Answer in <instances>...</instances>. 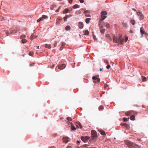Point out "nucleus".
Returning <instances> with one entry per match:
<instances>
[{"mask_svg": "<svg viewBox=\"0 0 148 148\" xmlns=\"http://www.w3.org/2000/svg\"><path fill=\"white\" fill-rule=\"evenodd\" d=\"M121 37L122 34H119L117 36H116L114 35L112 37L113 42L116 43H118L119 44V43L121 45L123 44V43L124 39L122 38Z\"/></svg>", "mask_w": 148, "mask_h": 148, "instance_id": "obj_1", "label": "nucleus"}, {"mask_svg": "<svg viewBox=\"0 0 148 148\" xmlns=\"http://www.w3.org/2000/svg\"><path fill=\"white\" fill-rule=\"evenodd\" d=\"M125 144L130 148H140V147H139V146L137 145L132 143V142L130 141H126Z\"/></svg>", "mask_w": 148, "mask_h": 148, "instance_id": "obj_2", "label": "nucleus"}, {"mask_svg": "<svg viewBox=\"0 0 148 148\" xmlns=\"http://www.w3.org/2000/svg\"><path fill=\"white\" fill-rule=\"evenodd\" d=\"M91 138L90 140V141L93 140V141L94 142H95L97 141V137L96 132L94 130H92L91 132Z\"/></svg>", "mask_w": 148, "mask_h": 148, "instance_id": "obj_3", "label": "nucleus"}, {"mask_svg": "<svg viewBox=\"0 0 148 148\" xmlns=\"http://www.w3.org/2000/svg\"><path fill=\"white\" fill-rule=\"evenodd\" d=\"M81 140L84 142H86L88 141L90 138L88 136H81Z\"/></svg>", "mask_w": 148, "mask_h": 148, "instance_id": "obj_4", "label": "nucleus"}, {"mask_svg": "<svg viewBox=\"0 0 148 148\" xmlns=\"http://www.w3.org/2000/svg\"><path fill=\"white\" fill-rule=\"evenodd\" d=\"M137 14L140 17L139 19L140 20H142L143 19L144 16L141 12H137Z\"/></svg>", "mask_w": 148, "mask_h": 148, "instance_id": "obj_5", "label": "nucleus"}, {"mask_svg": "<svg viewBox=\"0 0 148 148\" xmlns=\"http://www.w3.org/2000/svg\"><path fill=\"white\" fill-rule=\"evenodd\" d=\"M63 141L64 143H67L69 141V138L66 136L63 137Z\"/></svg>", "mask_w": 148, "mask_h": 148, "instance_id": "obj_6", "label": "nucleus"}, {"mask_svg": "<svg viewBox=\"0 0 148 148\" xmlns=\"http://www.w3.org/2000/svg\"><path fill=\"white\" fill-rule=\"evenodd\" d=\"M66 65L65 64H62L59 66L58 68L61 70L64 69L66 67Z\"/></svg>", "mask_w": 148, "mask_h": 148, "instance_id": "obj_7", "label": "nucleus"}, {"mask_svg": "<svg viewBox=\"0 0 148 148\" xmlns=\"http://www.w3.org/2000/svg\"><path fill=\"white\" fill-rule=\"evenodd\" d=\"M78 27L79 28L82 29L84 27V24L82 22H79L78 23Z\"/></svg>", "mask_w": 148, "mask_h": 148, "instance_id": "obj_8", "label": "nucleus"}, {"mask_svg": "<svg viewBox=\"0 0 148 148\" xmlns=\"http://www.w3.org/2000/svg\"><path fill=\"white\" fill-rule=\"evenodd\" d=\"M62 20V18H61L60 17H58V18L57 19H56V24L57 25L59 24L60 22V21H61Z\"/></svg>", "mask_w": 148, "mask_h": 148, "instance_id": "obj_9", "label": "nucleus"}, {"mask_svg": "<svg viewBox=\"0 0 148 148\" xmlns=\"http://www.w3.org/2000/svg\"><path fill=\"white\" fill-rule=\"evenodd\" d=\"M47 18V16L43 15L42 16V17L40 18L39 19L41 21H42L44 19H46Z\"/></svg>", "mask_w": 148, "mask_h": 148, "instance_id": "obj_10", "label": "nucleus"}, {"mask_svg": "<svg viewBox=\"0 0 148 148\" xmlns=\"http://www.w3.org/2000/svg\"><path fill=\"white\" fill-rule=\"evenodd\" d=\"M88 11L87 10H86V11H84V13L86 16L88 17H90V15L88 14Z\"/></svg>", "mask_w": 148, "mask_h": 148, "instance_id": "obj_11", "label": "nucleus"}, {"mask_svg": "<svg viewBox=\"0 0 148 148\" xmlns=\"http://www.w3.org/2000/svg\"><path fill=\"white\" fill-rule=\"evenodd\" d=\"M132 114V111H128L125 113V114L127 116H129Z\"/></svg>", "mask_w": 148, "mask_h": 148, "instance_id": "obj_12", "label": "nucleus"}, {"mask_svg": "<svg viewBox=\"0 0 148 148\" xmlns=\"http://www.w3.org/2000/svg\"><path fill=\"white\" fill-rule=\"evenodd\" d=\"M140 32L142 34H145L144 29L143 27H141L140 28Z\"/></svg>", "mask_w": 148, "mask_h": 148, "instance_id": "obj_13", "label": "nucleus"}, {"mask_svg": "<svg viewBox=\"0 0 148 148\" xmlns=\"http://www.w3.org/2000/svg\"><path fill=\"white\" fill-rule=\"evenodd\" d=\"M97 79L93 81V82L95 83H99L100 81V79L99 78L96 79Z\"/></svg>", "mask_w": 148, "mask_h": 148, "instance_id": "obj_14", "label": "nucleus"}, {"mask_svg": "<svg viewBox=\"0 0 148 148\" xmlns=\"http://www.w3.org/2000/svg\"><path fill=\"white\" fill-rule=\"evenodd\" d=\"M100 31L101 34H103L105 31V29H103L102 28H101L100 29Z\"/></svg>", "mask_w": 148, "mask_h": 148, "instance_id": "obj_15", "label": "nucleus"}, {"mask_svg": "<svg viewBox=\"0 0 148 148\" xmlns=\"http://www.w3.org/2000/svg\"><path fill=\"white\" fill-rule=\"evenodd\" d=\"M71 129L72 130H76L75 127L74 126L73 124L72 123H71Z\"/></svg>", "mask_w": 148, "mask_h": 148, "instance_id": "obj_16", "label": "nucleus"}, {"mask_svg": "<svg viewBox=\"0 0 148 148\" xmlns=\"http://www.w3.org/2000/svg\"><path fill=\"white\" fill-rule=\"evenodd\" d=\"M45 47L46 48H48L49 49L51 48V46L50 45H48L47 44H46L45 45Z\"/></svg>", "mask_w": 148, "mask_h": 148, "instance_id": "obj_17", "label": "nucleus"}, {"mask_svg": "<svg viewBox=\"0 0 148 148\" xmlns=\"http://www.w3.org/2000/svg\"><path fill=\"white\" fill-rule=\"evenodd\" d=\"M79 5H78L77 4H75L73 6V8L74 9H75L76 8H79Z\"/></svg>", "mask_w": 148, "mask_h": 148, "instance_id": "obj_18", "label": "nucleus"}, {"mask_svg": "<svg viewBox=\"0 0 148 148\" xmlns=\"http://www.w3.org/2000/svg\"><path fill=\"white\" fill-rule=\"evenodd\" d=\"M101 18L100 19V20H101L102 21L104 20L105 18H106V16L104 15H101Z\"/></svg>", "mask_w": 148, "mask_h": 148, "instance_id": "obj_19", "label": "nucleus"}, {"mask_svg": "<svg viewBox=\"0 0 148 148\" xmlns=\"http://www.w3.org/2000/svg\"><path fill=\"white\" fill-rule=\"evenodd\" d=\"M90 19V18H86L85 20V21L86 23L87 24H88Z\"/></svg>", "mask_w": 148, "mask_h": 148, "instance_id": "obj_20", "label": "nucleus"}, {"mask_svg": "<svg viewBox=\"0 0 148 148\" xmlns=\"http://www.w3.org/2000/svg\"><path fill=\"white\" fill-rule=\"evenodd\" d=\"M69 10L67 9H64V11H63V13L65 14L68 12Z\"/></svg>", "mask_w": 148, "mask_h": 148, "instance_id": "obj_21", "label": "nucleus"}, {"mask_svg": "<svg viewBox=\"0 0 148 148\" xmlns=\"http://www.w3.org/2000/svg\"><path fill=\"white\" fill-rule=\"evenodd\" d=\"M101 15H104L105 16L107 14V13L106 11H103L101 12Z\"/></svg>", "mask_w": 148, "mask_h": 148, "instance_id": "obj_22", "label": "nucleus"}, {"mask_svg": "<svg viewBox=\"0 0 148 148\" xmlns=\"http://www.w3.org/2000/svg\"><path fill=\"white\" fill-rule=\"evenodd\" d=\"M71 29V27L67 25L65 27V29L66 30H69Z\"/></svg>", "mask_w": 148, "mask_h": 148, "instance_id": "obj_23", "label": "nucleus"}, {"mask_svg": "<svg viewBox=\"0 0 148 148\" xmlns=\"http://www.w3.org/2000/svg\"><path fill=\"white\" fill-rule=\"evenodd\" d=\"M37 36H34L33 34H32V35L31 36V39L32 40L33 38H36Z\"/></svg>", "mask_w": 148, "mask_h": 148, "instance_id": "obj_24", "label": "nucleus"}, {"mask_svg": "<svg viewBox=\"0 0 148 148\" xmlns=\"http://www.w3.org/2000/svg\"><path fill=\"white\" fill-rule=\"evenodd\" d=\"M135 116L133 115H131L130 117V119L132 120H135Z\"/></svg>", "mask_w": 148, "mask_h": 148, "instance_id": "obj_25", "label": "nucleus"}, {"mask_svg": "<svg viewBox=\"0 0 148 148\" xmlns=\"http://www.w3.org/2000/svg\"><path fill=\"white\" fill-rule=\"evenodd\" d=\"M81 12L80 10H77L75 12V14H81Z\"/></svg>", "mask_w": 148, "mask_h": 148, "instance_id": "obj_26", "label": "nucleus"}, {"mask_svg": "<svg viewBox=\"0 0 148 148\" xmlns=\"http://www.w3.org/2000/svg\"><path fill=\"white\" fill-rule=\"evenodd\" d=\"M22 43L23 44L27 42V40L26 39H23L22 40Z\"/></svg>", "mask_w": 148, "mask_h": 148, "instance_id": "obj_27", "label": "nucleus"}, {"mask_svg": "<svg viewBox=\"0 0 148 148\" xmlns=\"http://www.w3.org/2000/svg\"><path fill=\"white\" fill-rule=\"evenodd\" d=\"M89 34V32L88 31V30H86L85 31V33H84V34L86 35H88Z\"/></svg>", "mask_w": 148, "mask_h": 148, "instance_id": "obj_28", "label": "nucleus"}, {"mask_svg": "<svg viewBox=\"0 0 148 148\" xmlns=\"http://www.w3.org/2000/svg\"><path fill=\"white\" fill-rule=\"evenodd\" d=\"M129 118H124L123 119V121L124 122H126L129 120Z\"/></svg>", "mask_w": 148, "mask_h": 148, "instance_id": "obj_29", "label": "nucleus"}, {"mask_svg": "<svg viewBox=\"0 0 148 148\" xmlns=\"http://www.w3.org/2000/svg\"><path fill=\"white\" fill-rule=\"evenodd\" d=\"M100 133L102 135H106L105 132L103 131H100Z\"/></svg>", "mask_w": 148, "mask_h": 148, "instance_id": "obj_30", "label": "nucleus"}, {"mask_svg": "<svg viewBox=\"0 0 148 148\" xmlns=\"http://www.w3.org/2000/svg\"><path fill=\"white\" fill-rule=\"evenodd\" d=\"M106 37L110 40H111V37L108 34L106 35Z\"/></svg>", "mask_w": 148, "mask_h": 148, "instance_id": "obj_31", "label": "nucleus"}, {"mask_svg": "<svg viewBox=\"0 0 148 148\" xmlns=\"http://www.w3.org/2000/svg\"><path fill=\"white\" fill-rule=\"evenodd\" d=\"M104 63L106 64H109V61L108 60H105L104 61Z\"/></svg>", "mask_w": 148, "mask_h": 148, "instance_id": "obj_32", "label": "nucleus"}, {"mask_svg": "<svg viewBox=\"0 0 148 148\" xmlns=\"http://www.w3.org/2000/svg\"><path fill=\"white\" fill-rule=\"evenodd\" d=\"M99 110H102L103 109V107L102 106H101L99 107Z\"/></svg>", "mask_w": 148, "mask_h": 148, "instance_id": "obj_33", "label": "nucleus"}, {"mask_svg": "<svg viewBox=\"0 0 148 148\" xmlns=\"http://www.w3.org/2000/svg\"><path fill=\"white\" fill-rule=\"evenodd\" d=\"M142 77L143 78V81L145 82L146 81V77L143 76H142Z\"/></svg>", "mask_w": 148, "mask_h": 148, "instance_id": "obj_34", "label": "nucleus"}, {"mask_svg": "<svg viewBox=\"0 0 148 148\" xmlns=\"http://www.w3.org/2000/svg\"><path fill=\"white\" fill-rule=\"evenodd\" d=\"M66 119L68 121H71L72 120V119L71 117H67Z\"/></svg>", "mask_w": 148, "mask_h": 148, "instance_id": "obj_35", "label": "nucleus"}, {"mask_svg": "<svg viewBox=\"0 0 148 148\" xmlns=\"http://www.w3.org/2000/svg\"><path fill=\"white\" fill-rule=\"evenodd\" d=\"M72 16V15L71 14L68 15H66V17L67 18H69L71 17Z\"/></svg>", "mask_w": 148, "mask_h": 148, "instance_id": "obj_36", "label": "nucleus"}, {"mask_svg": "<svg viewBox=\"0 0 148 148\" xmlns=\"http://www.w3.org/2000/svg\"><path fill=\"white\" fill-rule=\"evenodd\" d=\"M131 23L133 25H134L135 24V21H134V20H132L131 21Z\"/></svg>", "mask_w": 148, "mask_h": 148, "instance_id": "obj_37", "label": "nucleus"}, {"mask_svg": "<svg viewBox=\"0 0 148 148\" xmlns=\"http://www.w3.org/2000/svg\"><path fill=\"white\" fill-rule=\"evenodd\" d=\"M98 78H97V76H96L93 77H92V79H93L95 80H96L97 79H97Z\"/></svg>", "mask_w": 148, "mask_h": 148, "instance_id": "obj_38", "label": "nucleus"}, {"mask_svg": "<svg viewBox=\"0 0 148 148\" xmlns=\"http://www.w3.org/2000/svg\"><path fill=\"white\" fill-rule=\"evenodd\" d=\"M123 26H124L125 27L127 28V25L126 23H123Z\"/></svg>", "mask_w": 148, "mask_h": 148, "instance_id": "obj_39", "label": "nucleus"}, {"mask_svg": "<svg viewBox=\"0 0 148 148\" xmlns=\"http://www.w3.org/2000/svg\"><path fill=\"white\" fill-rule=\"evenodd\" d=\"M106 26L107 28H109L110 27V24H109L107 23L106 24Z\"/></svg>", "mask_w": 148, "mask_h": 148, "instance_id": "obj_40", "label": "nucleus"}, {"mask_svg": "<svg viewBox=\"0 0 148 148\" xmlns=\"http://www.w3.org/2000/svg\"><path fill=\"white\" fill-rule=\"evenodd\" d=\"M34 54V53L32 51H30L29 53V55L30 56H32Z\"/></svg>", "mask_w": 148, "mask_h": 148, "instance_id": "obj_41", "label": "nucleus"}, {"mask_svg": "<svg viewBox=\"0 0 148 148\" xmlns=\"http://www.w3.org/2000/svg\"><path fill=\"white\" fill-rule=\"evenodd\" d=\"M88 145H87V144H85V145H83L82 146H81L82 147H87V146H88Z\"/></svg>", "mask_w": 148, "mask_h": 148, "instance_id": "obj_42", "label": "nucleus"}, {"mask_svg": "<svg viewBox=\"0 0 148 148\" xmlns=\"http://www.w3.org/2000/svg\"><path fill=\"white\" fill-rule=\"evenodd\" d=\"M64 18V21H67V18L66 17V16L65 17H64L63 18Z\"/></svg>", "mask_w": 148, "mask_h": 148, "instance_id": "obj_43", "label": "nucleus"}, {"mask_svg": "<svg viewBox=\"0 0 148 148\" xmlns=\"http://www.w3.org/2000/svg\"><path fill=\"white\" fill-rule=\"evenodd\" d=\"M110 67V65L108 64L106 66V68L108 69H109Z\"/></svg>", "mask_w": 148, "mask_h": 148, "instance_id": "obj_44", "label": "nucleus"}, {"mask_svg": "<svg viewBox=\"0 0 148 148\" xmlns=\"http://www.w3.org/2000/svg\"><path fill=\"white\" fill-rule=\"evenodd\" d=\"M128 39V38L127 37H125V42H126Z\"/></svg>", "mask_w": 148, "mask_h": 148, "instance_id": "obj_45", "label": "nucleus"}, {"mask_svg": "<svg viewBox=\"0 0 148 148\" xmlns=\"http://www.w3.org/2000/svg\"><path fill=\"white\" fill-rule=\"evenodd\" d=\"M121 125L124 126V125H125L126 124L124 123H121Z\"/></svg>", "mask_w": 148, "mask_h": 148, "instance_id": "obj_46", "label": "nucleus"}, {"mask_svg": "<svg viewBox=\"0 0 148 148\" xmlns=\"http://www.w3.org/2000/svg\"><path fill=\"white\" fill-rule=\"evenodd\" d=\"M80 2L81 3H83L84 2V0H79Z\"/></svg>", "mask_w": 148, "mask_h": 148, "instance_id": "obj_47", "label": "nucleus"}, {"mask_svg": "<svg viewBox=\"0 0 148 148\" xmlns=\"http://www.w3.org/2000/svg\"><path fill=\"white\" fill-rule=\"evenodd\" d=\"M72 1L73 0H69V2L70 4L72 3Z\"/></svg>", "mask_w": 148, "mask_h": 148, "instance_id": "obj_48", "label": "nucleus"}, {"mask_svg": "<svg viewBox=\"0 0 148 148\" xmlns=\"http://www.w3.org/2000/svg\"><path fill=\"white\" fill-rule=\"evenodd\" d=\"M3 18L1 16H0V21H3Z\"/></svg>", "mask_w": 148, "mask_h": 148, "instance_id": "obj_49", "label": "nucleus"}, {"mask_svg": "<svg viewBox=\"0 0 148 148\" xmlns=\"http://www.w3.org/2000/svg\"><path fill=\"white\" fill-rule=\"evenodd\" d=\"M34 63H32V64H30V66H33L34 65Z\"/></svg>", "mask_w": 148, "mask_h": 148, "instance_id": "obj_50", "label": "nucleus"}, {"mask_svg": "<svg viewBox=\"0 0 148 148\" xmlns=\"http://www.w3.org/2000/svg\"><path fill=\"white\" fill-rule=\"evenodd\" d=\"M80 140H77V142L78 144V145H79V144L80 143Z\"/></svg>", "mask_w": 148, "mask_h": 148, "instance_id": "obj_51", "label": "nucleus"}, {"mask_svg": "<svg viewBox=\"0 0 148 148\" xmlns=\"http://www.w3.org/2000/svg\"><path fill=\"white\" fill-rule=\"evenodd\" d=\"M67 148H72V147L71 146H69L67 147Z\"/></svg>", "mask_w": 148, "mask_h": 148, "instance_id": "obj_52", "label": "nucleus"}, {"mask_svg": "<svg viewBox=\"0 0 148 148\" xmlns=\"http://www.w3.org/2000/svg\"><path fill=\"white\" fill-rule=\"evenodd\" d=\"M57 43L56 42L54 44V47H56L57 45Z\"/></svg>", "mask_w": 148, "mask_h": 148, "instance_id": "obj_53", "label": "nucleus"}, {"mask_svg": "<svg viewBox=\"0 0 148 148\" xmlns=\"http://www.w3.org/2000/svg\"><path fill=\"white\" fill-rule=\"evenodd\" d=\"M40 21V20L39 19H38V20H37V22H38V23Z\"/></svg>", "mask_w": 148, "mask_h": 148, "instance_id": "obj_54", "label": "nucleus"}, {"mask_svg": "<svg viewBox=\"0 0 148 148\" xmlns=\"http://www.w3.org/2000/svg\"><path fill=\"white\" fill-rule=\"evenodd\" d=\"M108 86V85L107 84H104V86L105 87H107V86Z\"/></svg>", "mask_w": 148, "mask_h": 148, "instance_id": "obj_55", "label": "nucleus"}, {"mask_svg": "<svg viewBox=\"0 0 148 148\" xmlns=\"http://www.w3.org/2000/svg\"><path fill=\"white\" fill-rule=\"evenodd\" d=\"M65 45V44L64 43H62V46H63L64 45Z\"/></svg>", "mask_w": 148, "mask_h": 148, "instance_id": "obj_56", "label": "nucleus"}, {"mask_svg": "<svg viewBox=\"0 0 148 148\" xmlns=\"http://www.w3.org/2000/svg\"><path fill=\"white\" fill-rule=\"evenodd\" d=\"M86 148H95V147H86Z\"/></svg>", "mask_w": 148, "mask_h": 148, "instance_id": "obj_57", "label": "nucleus"}, {"mask_svg": "<svg viewBox=\"0 0 148 148\" xmlns=\"http://www.w3.org/2000/svg\"><path fill=\"white\" fill-rule=\"evenodd\" d=\"M79 126H80V128H82V125H81V124H79Z\"/></svg>", "mask_w": 148, "mask_h": 148, "instance_id": "obj_58", "label": "nucleus"}, {"mask_svg": "<svg viewBox=\"0 0 148 148\" xmlns=\"http://www.w3.org/2000/svg\"><path fill=\"white\" fill-rule=\"evenodd\" d=\"M99 70H100V71H101L102 70V69H101V68H100V69H99Z\"/></svg>", "mask_w": 148, "mask_h": 148, "instance_id": "obj_59", "label": "nucleus"}, {"mask_svg": "<svg viewBox=\"0 0 148 148\" xmlns=\"http://www.w3.org/2000/svg\"><path fill=\"white\" fill-rule=\"evenodd\" d=\"M55 66V65L54 64H53L52 65V67H53Z\"/></svg>", "mask_w": 148, "mask_h": 148, "instance_id": "obj_60", "label": "nucleus"}, {"mask_svg": "<svg viewBox=\"0 0 148 148\" xmlns=\"http://www.w3.org/2000/svg\"><path fill=\"white\" fill-rule=\"evenodd\" d=\"M39 46H38V47H37V49H39Z\"/></svg>", "mask_w": 148, "mask_h": 148, "instance_id": "obj_61", "label": "nucleus"}, {"mask_svg": "<svg viewBox=\"0 0 148 148\" xmlns=\"http://www.w3.org/2000/svg\"><path fill=\"white\" fill-rule=\"evenodd\" d=\"M56 11V12H58V10H57Z\"/></svg>", "mask_w": 148, "mask_h": 148, "instance_id": "obj_62", "label": "nucleus"}, {"mask_svg": "<svg viewBox=\"0 0 148 148\" xmlns=\"http://www.w3.org/2000/svg\"><path fill=\"white\" fill-rule=\"evenodd\" d=\"M138 140H139V141H141V140H140V139H138Z\"/></svg>", "mask_w": 148, "mask_h": 148, "instance_id": "obj_63", "label": "nucleus"}, {"mask_svg": "<svg viewBox=\"0 0 148 148\" xmlns=\"http://www.w3.org/2000/svg\"><path fill=\"white\" fill-rule=\"evenodd\" d=\"M15 32H13V33H15Z\"/></svg>", "mask_w": 148, "mask_h": 148, "instance_id": "obj_64", "label": "nucleus"}]
</instances>
